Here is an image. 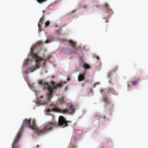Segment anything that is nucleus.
<instances>
[{
	"label": "nucleus",
	"instance_id": "obj_11",
	"mask_svg": "<svg viewBox=\"0 0 148 148\" xmlns=\"http://www.w3.org/2000/svg\"><path fill=\"white\" fill-rule=\"evenodd\" d=\"M69 42L72 47H73L75 48H76L75 47L76 44L75 42H73L72 40H70L69 41Z\"/></svg>",
	"mask_w": 148,
	"mask_h": 148
},
{
	"label": "nucleus",
	"instance_id": "obj_20",
	"mask_svg": "<svg viewBox=\"0 0 148 148\" xmlns=\"http://www.w3.org/2000/svg\"><path fill=\"white\" fill-rule=\"evenodd\" d=\"M117 66H116L115 67L114 69H113L112 70V71H113V73H114L117 70Z\"/></svg>",
	"mask_w": 148,
	"mask_h": 148
},
{
	"label": "nucleus",
	"instance_id": "obj_7",
	"mask_svg": "<svg viewBox=\"0 0 148 148\" xmlns=\"http://www.w3.org/2000/svg\"><path fill=\"white\" fill-rule=\"evenodd\" d=\"M21 135V133L18 134L16 138L14 139V141L12 144V148H19L18 146H16V144L18 142Z\"/></svg>",
	"mask_w": 148,
	"mask_h": 148
},
{
	"label": "nucleus",
	"instance_id": "obj_30",
	"mask_svg": "<svg viewBox=\"0 0 148 148\" xmlns=\"http://www.w3.org/2000/svg\"><path fill=\"white\" fill-rule=\"evenodd\" d=\"M38 146H39V145H37V147H38Z\"/></svg>",
	"mask_w": 148,
	"mask_h": 148
},
{
	"label": "nucleus",
	"instance_id": "obj_1",
	"mask_svg": "<svg viewBox=\"0 0 148 148\" xmlns=\"http://www.w3.org/2000/svg\"><path fill=\"white\" fill-rule=\"evenodd\" d=\"M39 84L44 85V89H47L48 91V93L47 95V99L45 101H43V102L39 103L40 105H47V104L50 102V99L52 97V84L49 85L47 83L44 82L42 81H40L39 82Z\"/></svg>",
	"mask_w": 148,
	"mask_h": 148
},
{
	"label": "nucleus",
	"instance_id": "obj_3",
	"mask_svg": "<svg viewBox=\"0 0 148 148\" xmlns=\"http://www.w3.org/2000/svg\"><path fill=\"white\" fill-rule=\"evenodd\" d=\"M27 127L32 130H35L36 133V130H38V127L36 125L35 120L33 119L31 120L30 119H25L24 121L23 125L21 129V130L17 134L15 138L16 137L17 135L19 133H21L20 137H21V134H22L21 131L23 130L24 127Z\"/></svg>",
	"mask_w": 148,
	"mask_h": 148
},
{
	"label": "nucleus",
	"instance_id": "obj_23",
	"mask_svg": "<svg viewBox=\"0 0 148 148\" xmlns=\"http://www.w3.org/2000/svg\"><path fill=\"white\" fill-rule=\"evenodd\" d=\"M41 44H42V43L41 42H39L38 43V45H40Z\"/></svg>",
	"mask_w": 148,
	"mask_h": 148
},
{
	"label": "nucleus",
	"instance_id": "obj_25",
	"mask_svg": "<svg viewBox=\"0 0 148 148\" xmlns=\"http://www.w3.org/2000/svg\"><path fill=\"white\" fill-rule=\"evenodd\" d=\"M50 56H48V60H49V58H50Z\"/></svg>",
	"mask_w": 148,
	"mask_h": 148
},
{
	"label": "nucleus",
	"instance_id": "obj_17",
	"mask_svg": "<svg viewBox=\"0 0 148 148\" xmlns=\"http://www.w3.org/2000/svg\"><path fill=\"white\" fill-rule=\"evenodd\" d=\"M37 2L39 3H42L46 1L47 0H36Z\"/></svg>",
	"mask_w": 148,
	"mask_h": 148
},
{
	"label": "nucleus",
	"instance_id": "obj_32",
	"mask_svg": "<svg viewBox=\"0 0 148 148\" xmlns=\"http://www.w3.org/2000/svg\"><path fill=\"white\" fill-rule=\"evenodd\" d=\"M108 22V21H106V22Z\"/></svg>",
	"mask_w": 148,
	"mask_h": 148
},
{
	"label": "nucleus",
	"instance_id": "obj_31",
	"mask_svg": "<svg viewBox=\"0 0 148 148\" xmlns=\"http://www.w3.org/2000/svg\"><path fill=\"white\" fill-rule=\"evenodd\" d=\"M59 31L58 30L57 31V32H58Z\"/></svg>",
	"mask_w": 148,
	"mask_h": 148
},
{
	"label": "nucleus",
	"instance_id": "obj_22",
	"mask_svg": "<svg viewBox=\"0 0 148 148\" xmlns=\"http://www.w3.org/2000/svg\"><path fill=\"white\" fill-rule=\"evenodd\" d=\"M96 58H97V60H99L100 58H99V56H96Z\"/></svg>",
	"mask_w": 148,
	"mask_h": 148
},
{
	"label": "nucleus",
	"instance_id": "obj_24",
	"mask_svg": "<svg viewBox=\"0 0 148 148\" xmlns=\"http://www.w3.org/2000/svg\"><path fill=\"white\" fill-rule=\"evenodd\" d=\"M70 78L69 77H68L67 79V80L68 81H69V80H70Z\"/></svg>",
	"mask_w": 148,
	"mask_h": 148
},
{
	"label": "nucleus",
	"instance_id": "obj_8",
	"mask_svg": "<svg viewBox=\"0 0 148 148\" xmlns=\"http://www.w3.org/2000/svg\"><path fill=\"white\" fill-rule=\"evenodd\" d=\"M52 84V89H53V92L54 90H56L57 88L60 87L62 86V84H56V85L55 84V83L52 81L51 82Z\"/></svg>",
	"mask_w": 148,
	"mask_h": 148
},
{
	"label": "nucleus",
	"instance_id": "obj_2",
	"mask_svg": "<svg viewBox=\"0 0 148 148\" xmlns=\"http://www.w3.org/2000/svg\"><path fill=\"white\" fill-rule=\"evenodd\" d=\"M51 106L53 107L52 109V111L59 113L66 114L69 113V114H72L74 113L75 111V107L72 104H69L67 106V108L64 110H61L56 105L51 104Z\"/></svg>",
	"mask_w": 148,
	"mask_h": 148
},
{
	"label": "nucleus",
	"instance_id": "obj_15",
	"mask_svg": "<svg viewBox=\"0 0 148 148\" xmlns=\"http://www.w3.org/2000/svg\"><path fill=\"white\" fill-rule=\"evenodd\" d=\"M138 81H131V82L132 83V84L134 86H135L137 85Z\"/></svg>",
	"mask_w": 148,
	"mask_h": 148
},
{
	"label": "nucleus",
	"instance_id": "obj_9",
	"mask_svg": "<svg viewBox=\"0 0 148 148\" xmlns=\"http://www.w3.org/2000/svg\"><path fill=\"white\" fill-rule=\"evenodd\" d=\"M86 74L85 72L83 73L82 74H80L78 76V79L79 82H81L84 80L85 78V76Z\"/></svg>",
	"mask_w": 148,
	"mask_h": 148
},
{
	"label": "nucleus",
	"instance_id": "obj_10",
	"mask_svg": "<svg viewBox=\"0 0 148 148\" xmlns=\"http://www.w3.org/2000/svg\"><path fill=\"white\" fill-rule=\"evenodd\" d=\"M105 7L107 11V14L109 16L111 13H112L111 9L109 7V6L108 4H106Z\"/></svg>",
	"mask_w": 148,
	"mask_h": 148
},
{
	"label": "nucleus",
	"instance_id": "obj_13",
	"mask_svg": "<svg viewBox=\"0 0 148 148\" xmlns=\"http://www.w3.org/2000/svg\"><path fill=\"white\" fill-rule=\"evenodd\" d=\"M102 99H103L104 102L106 103V104H109V101L107 98V97L104 96L103 97V98H102Z\"/></svg>",
	"mask_w": 148,
	"mask_h": 148
},
{
	"label": "nucleus",
	"instance_id": "obj_19",
	"mask_svg": "<svg viewBox=\"0 0 148 148\" xmlns=\"http://www.w3.org/2000/svg\"><path fill=\"white\" fill-rule=\"evenodd\" d=\"M95 117L96 118H97V119H98L100 118L101 117L100 115H98V114H96Z\"/></svg>",
	"mask_w": 148,
	"mask_h": 148
},
{
	"label": "nucleus",
	"instance_id": "obj_29",
	"mask_svg": "<svg viewBox=\"0 0 148 148\" xmlns=\"http://www.w3.org/2000/svg\"><path fill=\"white\" fill-rule=\"evenodd\" d=\"M26 73H28L27 72H26Z\"/></svg>",
	"mask_w": 148,
	"mask_h": 148
},
{
	"label": "nucleus",
	"instance_id": "obj_26",
	"mask_svg": "<svg viewBox=\"0 0 148 148\" xmlns=\"http://www.w3.org/2000/svg\"><path fill=\"white\" fill-rule=\"evenodd\" d=\"M43 96H40V99H42V98H43Z\"/></svg>",
	"mask_w": 148,
	"mask_h": 148
},
{
	"label": "nucleus",
	"instance_id": "obj_4",
	"mask_svg": "<svg viewBox=\"0 0 148 148\" xmlns=\"http://www.w3.org/2000/svg\"><path fill=\"white\" fill-rule=\"evenodd\" d=\"M31 55H32L34 58H36V64L35 66H34L29 67L28 68V70L30 71L31 73L33 72L37 69L39 68L40 65L39 64V62L41 60L44 61V66H45V60L42 58H40L36 53L34 52V49L33 48L31 49Z\"/></svg>",
	"mask_w": 148,
	"mask_h": 148
},
{
	"label": "nucleus",
	"instance_id": "obj_12",
	"mask_svg": "<svg viewBox=\"0 0 148 148\" xmlns=\"http://www.w3.org/2000/svg\"><path fill=\"white\" fill-rule=\"evenodd\" d=\"M58 101L60 104H62L65 103L63 97L60 98L58 99Z\"/></svg>",
	"mask_w": 148,
	"mask_h": 148
},
{
	"label": "nucleus",
	"instance_id": "obj_14",
	"mask_svg": "<svg viewBox=\"0 0 148 148\" xmlns=\"http://www.w3.org/2000/svg\"><path fill=\"white\" fill-rule=\"evenodd\" d=\"M83 67L86 69H89L90 68V66L89 65L84 63Z\"/></svg>",
	"mask_w": 148,
	"mask_h": 148
},
{
	"label": "nucleus",
	"instance_id": "obj_5",
	"mask_svg": "<svg viewBox=\"0 0 148 148\" xmlns=\"http://www.w3.org/2000/svg\"><path fill=\"white\" fill-rule=\"evenodd\" d=\"M56 124L51 122H47L45 124L42 130H40L38 128L36 130V133L38 135L46 133L48 131L51 130L52 129L56 127Z\"/></svg>",
	"mask_w": 148,
	"mask_h": 148
},
{
	"label": "nucleus",
	"instance_id": "obj_21",
	"mask_svg": "<svg viewBox=\"0 0 148 148\" xmlns=\"http://www.w3.org/2000/svg\"><path fill=\"white\" fill-rule=\"evenodd\" d=\"M49 42L48 40H47L46 41H45V44L48 43Z\"/></svg>",
	"mask_w": 148,
	"mask_h": 148
},
{
	"label": "nucleus",
	"instance_id": "obj_27",
	"mask_svg": "<svg viewBox=\"0 0 148 148\" xmlns=\"http://www.w3.org/2000/svg\"><path fill=\"white\" fill-rule=\"evenodd\" d=\"M42 20H43V19H40V21L41 22H42Z\"/></svg>",
	"mask_w": 148,
	"mask_h": 148
},
{
	"label": "nucleus",
	"instance_id": "obj_16",
	"mask_svg": "<svg viewBox=\"0 0 148 148\" xmlns=\"http://www.w3.org/2000/svg\"><path fill=\"white\" fill-rule=\"evenodd\" d=\"M32 62V60H30V59H28L26 60V62H25V64L26 65H28L29 64V62Z\"/></svg>",
	"mask_w": 148,
	"mask_h": 148
},
{
	"label": "nucleus",
	"instance_id": "obj_28",
	"mask_svg": "<svg viewBox=\"0 0 148 148\" xmlns=\"http://www.w3.org/2000/svg\"><path fill=\"white\" fill-rule=\"evenodd\" d=\"M64 84H66V82H65L64 83Z\"/></svg>",
	"mask_w": 148,
	"mask_h": 148
},
{
	"label": "nucleus",
	"instance_id": "obj_6",
	"mask_svg": "<svg viewBox=\"0 0 148 148\" xmlns=\"http://www.w3.org/2000/svg\"><path fill=\"white\" fill-rule=\"evenodd\" d=\"M68 122L63 116H60L58 118V125L61 127H64L68 125Z\"/></svg>",
	"mask_w": 148,
	"mask_h": 148
},
{
	"label": "nucleus",
	"instance_id": "obj_18",
	"mask_svg": "<svg viewBox=\"0 0 148 148\" xmlns=\"http://www.w3.org/2000/svg\"><path fill=\"white\" fill-rule=\"evenodd\" d=\"M50 22L49 21H47L45 23V26L47 27L49 25Z\"/></svg>",
	"mask_w": 148,
	"mask_h": 148
}]
</instances>
